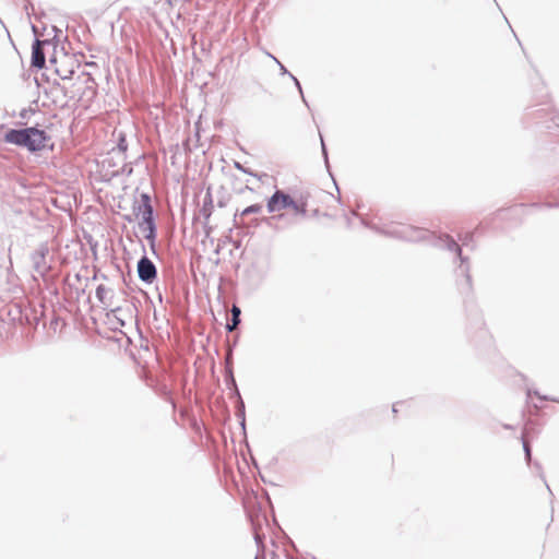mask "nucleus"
I'll return each instance as SVG.
<instances>
[{"label":"nucleus","mask_w":559,"mask_h":559,"mask_svg":"<svg viewBox=\"0 0 559 559\" xmlns=\"http://www.w3.org/2000/svg\"><path fill=\"white\" fill-rule=\"evenodd\" d=\"M76 81H80L84 84H91L88 86V88L91 90L92 93H94V90H93L94 80L90 74L83 73L82 75L78 76Z\"/></svg>","instance_id":"obj_11"},{"label":"nucleus","mask_w":559,"mask_h":559,"mask_svg":"<svg viewBox=\"0 0 559 559\" xmlns=\"http://www.w3.org/2000/svg\"><path fill=\"white\" fill-rule=\"evenodd\" d=\"M289 209L293 210V212L295 214H305L306 213V203L305 202H299V201H295L293 199V204H290V206H288Z\"/></svg>","instance_id":"obj_10"},{"label":"nucleus","mask_w":559,"mask_h":559,"mask_svg":"<svg viewBox=\"0 0 559 559\" xmlns=\"http://www.w3.org/2000/svg\"><path fill=\"white\" fill-rule=\"evenodd\" d=\"M16 143L25 146L29 152H38L46 147L45 142H16Z\"/></svg>","instance_id":"obj_8"},{"label":"nucleus","mask_w":559,"mask_h":559,"mask_svg":"<svg viewBox=\"0 0 559 559\" xmlns=\"http://www.w3.org/2000/svg\"><path fill=\"white\" fill-rule=\"evenodd\" d=\"M466 283L468 286H471V278L468 276L466 277Z\"/></svg>","instance_id":"obj_14"},{"label":"nucleus","mask_w":559,"mask_h":559,"mask_svg":"<svg viewBox=\"0 0 559 559\" xmlns=\"http://www.w3.org/2000/svg\"><path fill=\"white\" fill-rule=\"evenodd\" d=\"M322 150L324 151V141H321Z\"/></svg>","instance_id":"obj_15"},{"label":"nucleus","mask_w":559,"mask_h":559,"mask_svg":"<svg viewBox=\"0 0 559 559\" xmlns=\"http://www.w3.org/2000/svg\"><path fill=\"white\" fill-rule=\"evenodd\" d=\"M261 211H262V206L260 204H253V205H250V206L246 207L241 212V215L246 216V215L251 214V213H260Z\"/></svg>","instance_id":"obj_12"},{"label":"nucleus","mask_w":559,"mask_h":559,"mask_svg":"<svg viewBox=\"0 0 559 559\" xmlns=\"http://www.w3.org/2000/svg\"><path fill=\"white\" fill-rule=\"evenodd\" d=\"M127 146L120 142L117 146L112 147L106 155L102 156L99 160L100 167L105 170L104 177H114L119 174L120 168L126 162Z\"/></svg>","instance_id":"obj_1"},{"label":"nucleus","mask_w":559,"mask_h":559,"mask_svg":"<svg viewBox=\"0 0 559 559\" xmlns=\"http://www.w3.org/2000/svg\"><path fill=\"white\" fill-rule=\"evenodd\" d=\"M7 140H44V131L35 128H28L19 131H12L8 134Z\"/></svg>","instance_id":"obj_7"},{"label":"nucleus","mask_w":559,"mask_h":559,"mask_svg":"<svg viewBox=\"0 0 559 559\" xmlns=\"http://www.w3.org/2000/svg\"><path fill=\"white\" fill-rule=\"evenodd\" d=\"M138 273L142 281L151 283L156 277V267L150 259L144 257L138 263Z\"/></svg>","instance_id":"obj_6"},{"label":"nucleus","mask_w":559,"mask_h":559,"mask_svg":"<svg viewBox=\"0 0 559 559\" xmlns=\"http://www.w3.org/2000/svg\"><path fill=\"white\" fill-rule=\"evenodd\" d=\"M524 447H525L526 455H527V457H530V455H531L530 448L527 444H525Z\"/></svg>","instance_id":"obj_13"},{"label":"nucleus","mask_w":559,"mask_h":559,"mask_svg":"<svg viewBox=\"0 0 559 559\" xmlns=\"http://www.w3.org/2000/svg\"><path fill=\"white\" fill-rule=\"evenodd\" d=\"M293 204V198L283 191L277 190L267 201V210L270 213L280 212Z\"/></svg>","instance_id":"obj_4"},{"label":"nucleus","mask_w":559,"mask_h":559,"mask_svg":"<svg viewBox=\"0 0 559 559\" xmlns=\"http://www.w3.org/2000/svg\"><path fill=\"white\" fill-rule=\"evenodd\" d=\"M231 314H233L231 324H227L228 331L235 330L237 328V325L239 324V322H240V319H239L240 309L237 306H233Z\"/></svg>","instance_id":"obj_9"},{"label":"nucleus","mask_w":559,"mask_h":559,"mask_svg":"<svg viewBox=\"0 0 559 559\" xmlns=\"http://www.w3.org/2000/svg\"><path fill=\"white\" fill-rule=\"evenodd\" d=\"M48 40L36 39L32 48V61L31 64L34 68L43 69L46 63V57L44 52V46H48Z\"/></svg>","instance_id":"obj_5"},{"label":"nucleus","mask_w":559,"mask_h":559,"mask_svg":"<svg viewBox=\"0 0 559 559\" xmlns=\"http://www.w3.org/2000/svg\"><path fill=\"white\" fill-rule=\"evenodd\" d=\"M55 73L62 80H68L74 73L75 60L68 53L53 56L50 58Z\"/></svg>","instance_id":"obj_3"},{"label":"nucleus","mask_w":559,"mask_h":559,"mask_svg":"<svg viewBox=\"0 0 559 559\" xmlns=\"http://www.w3.org/2000/svg\"><path fill=\"white\" fill-rule=\"evenodd\" d=\"M134 217L140 228L144 233H147L146 236L152 237L155 231V225L153 221V209L148 195H141V202L134 210Z\"/></svg>","instance_id":"obj_2"}]
</instances>
